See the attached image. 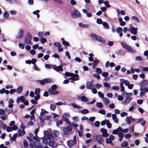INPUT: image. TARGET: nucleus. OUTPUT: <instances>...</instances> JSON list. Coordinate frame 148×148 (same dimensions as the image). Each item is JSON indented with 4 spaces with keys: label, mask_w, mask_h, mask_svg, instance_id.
<instances>
[{
    "label": "nucleus",
    "mask_w": 148,
    "mask_h": 148,
    "mask_svg": "<svg viewBox=\"0 0 148 148\" xmlns=\"http://www.w3.org/2000/svg\"><path fill=\"white\" fill-rule=\"evenodd\" d=\"M132 95V93H127L124 92L122 94V95H123L124 97H126L125 100L122 103L125 105L129 104L132 99L131 96Z\"/></svg>",
    "instance_id": "f257e3e1"
},
{
    "label": "nucleus",
    "mask_w": 148,
    "mask_h": 148,
    "mask_svg": "<svg viewBox=\"0 0 148 148\" xmlns=\"http://www.w3.org/2000/svg\"><path fill=\"white\" fill-rule=\"evenodd\" d=\"M121 44L122 47L128 51L133 53H136V51L133 49L132 47L124 42H121Z\"/></svg>",
    "instance_id": "f03ea898"
},
{
    "label": "nucleus",
    "mask_w": 148,
    "mask_h": 148,
    "mask_svg": "<svg viewBox=\"0 0 148 148\" xmlns=\"http://www.w3.org/2000/svg\"><path fill=\"white\" fill-rule=\"evenodd\" d=\"M71 15L72 18H76L81 17V14L77 10L75 9L71 13Z\"/></svg>",
    "instance_id": "7ed1b4c3"
},
{
    "label": "nucleus",
    "mask_w": 148,
    "mask_h": 148,
    "mask_svg": "<svg viewBox=\"0 0 148 148\" xmlns=\"http://www.w3.org/2000/svg\"><path fill=\"white\" fill-rule=\"evenodd\" d=\"M31 39L32 36L29 33H27L25 39L24 44L32 45V44L31 41Z\"/></svg>",
    "instance_id": "20e7f679"
},
{
    "label": "nucleus",
    "mask_w": 148,
    "mask_h": 148,
    "mask_svg": "<svg viewBox=\"0 0 148 148\" xmlns=\"http://www.w3.org/2000/svg\"><path fill=\"white\" fill-rule=\"evenodd\" d=\"M67 143L69 147H73L77 143L76 136L74 135V138L73 140H69L67 141Z\"/></svg>",
    "instance_id": "39448f33"
},
{
    "label": "nucleus",
    "mask_w": 148,
    "mask_h": 148,
    "mask_svg": "<svg viewBox=\"0 0 148 148\" xmlns=\"http://www.w3.org/2000/svg\"><path fill=\"white\" fill-rule=\"evenodd\" d=\"M140 90L141 92L140 93V95L142 97L144 96L145 93L148 92V87L145 86H140Z\"/></svg>",
    "instance_id": "423d86ee"
},
{
    "label": "nucleus",
    "mask_w": 148,
    "mask_h": 148,
    "mask_svg": "<svg viewBox=\"0 0 148 148\" xmlns=\"http://www.w3.org/2000/svg\"><path fill=\"white\" fill-rule=\"evenodd\" d=\"M62 130L64 135H67L69 132L72 131V128L71 125L68 126L66 127H63Z\"/></svg>",
    "instance_id": "0eeeda50"
},
{
    "label": "nucleus",
    "mask_w": 148,
    "mask_h": 148,
    "mask_svg": "<svg viewBox=\"0 0 148 148\" xmlns=\"http://www.w3.org/2000/svg\"><path fill=\"white\" fill-rule=\"evenodd\" d=\"M23 34L24 31L23 29L20 28L18 30L17 34L15 36V38L17 39H20L23 37Z\"/></svg>",
    "instance_id": "6e6552de"
},
{
    "label": "nucleus",
    "mask_w": 148,
    "mask_h": 148,
    "mask_svg": "<svg viewBox=\"0 0 148 148\" xmlns=\"http://www.w3.org/2000/svg\"><path fill=\"white\" fill-rule=\"evenodd\" d=\"M96 139L98 143L99 144H102L103 142V139L102 136L100 135H98L96 136Z\"/></svg>",
    "instance_id": "1a4fd4ad"
},
{
    "label": "nucleus",
    "mask_w": 148,
    "mask_h": 148,
    "mask_svg": "<svg viewBox=\"0 0 148 148\" xmlns=\"http://www.w3.org/2000/svg\"><path fill=\"white\" fill-rule=\"evenodd\" d=\"M95 85L93 84L92 82H87L86 84V88L88 89H90L92 88H94L95 87Z\"/></svg>",
    "instance_id": "9d476101"
},
{
    "label": "nucleus",
    "mask_w": 148,
    "mask_h": 148,
    "mask_svg": "<svg viewBox=\"0 0 148 148\" xmlns=\"http://www.w3.org/2000/svg\"><path fill=\"white\" fill-rule=\"evenodd\" d=\"M101 131L102 132V136L105 137H107L108 136L109 134L107 132V130L106 129L102 128L101 129Z\"/></svg>",
    "instance_id": "9b49d317"
},
{
    "label": "nucleus",
    "mask_w": 148,
    "mask_h": 148,
    "mask_svg": "<svg viewBox=\"0 0 148 148\" xmlns=\"http://www.w3.org/2000/svg\"><path fill=\"white\" fill-rule=\"evenodd\" d=\"M49 92L51 95H56L59 94V92L57 90H53L51 88L48 89Z\"/></svg>",
    "instance_id": "f8f14e48"
},
{
    "label": "nucleus",
    "mask_w": 148,
    "mask_h": 148,
    "mask_svg": "<svg viewBox=\"0 0 148 148\" xmlns=\"http://www.w3.org/2000/svg\"><path fill=\"white\" fill-rule=\"evenodd\" d=\"M41 111L40 113V115L39 116V119L40 120L42 121V116L43 115L46 113H48V112L43 109H41Z\"/></svg>",
    "instance_id": "ddd939ff"
},
{
    "label": "nucleus",
    "mask_w": 148,
    "mask_h": 148,
    "mask_svg": "<svg viewBox=\"0 0 148 148\" xmlns=\"http://www.w3.org/2000/svg\"><path fill=\"white\" fill-rule=\"evenodd\" d=\"M53 69L56 71L59 72L60 71H63V70L62 65H60L58 66H56L55 67H53Z\"/></svg>",
    "instance_id": "4468645a"
},
{
    "label": "nucleus",
    "mask_w": 148,
    "mask_h": 148,
    "mask_svg": "<svg viewBox=\"0 0 148 148\" xmlns=\"http://www.w3.org/2000/svg\"><path fill=\"white\" fill-rule=\"evenodd\" d=\"M136 119H135L133 118L130 116L126 118V121L127 122L128 124H130L131 123V121H134Z\"/></svg>",
    "instance_id": "2eb2a0df"
},
{
    "label": "nucleus",
    "mask_w": 148,
    "mask_h": 148,
    "mask_svg": "<svg viewBox=\"0 0 148 148\" xmlns=\"http://www.w3.org/2000/svg\"><path fill=\"white\" fill-rule=\"evenodd\" d=\"M148 84V81L147 80L144 79H143L140 82V86H145L147 85Z\"/></svg>",
    "instance_id": "dca6fc26"
},
{
    "label": "nucleus",
    "mask_w": 148,
    "mask_h": 148,
    "mask_svg": "<svg viewBox=\"0 0 148 148\" xmlns=\"http://www.w3.org/2000/svg\"><path fill=\"white\" fill-rule=\"evenodd\" d=\"M96 40L103 43H104L106 42L105 40L103 38L98 35H97V37Z\"/></svg>",
    "instance_id": "f3484780"
},
{
    "label": "nucleus",
    "mask_w": 148,
    "mask_h": 148,
    "mask_svg": "<svg viewBox=\"0 0 148 148\" xmlns=\"http://www.w3.org/2000/svg\"><path fill=\"white\" fill-rule=\"evenodd\" d=\"M96 40L103 43H104L106 42L105 40L103 38L98 35H97V37Z\"/></svg>",
    "instance_id": "a211bd4d"
},
{
    "label": "nucleus",
    "mask_w": 148,
    "mask_h": 148,
    "mask_svg": "<svg viewBox=\"0 0 148 148\" xmlns=\"http://www.w3.org/2000/svg\"><path fill=\"white\" fill-rule=\"evenodd\" d=\"M112 119L115 123H118L119 122V119L117 118V116L115 114H113L112 115Z\"/></svg>",
    "instance_id": "6ab92c4d"
},
{
    "label": "nucleus",
    "mask_w": 148,
    "mask_h": 148,
    "mask_svg": "<svg viewBox=\"0 0 148 148\" xmlns=\"http://www.w3.org/2000/svg\"><path fill=\"white\" fill-rule=\"evenodd\" d=\"M121 127H119L116 129H115L113 130L112 134H118L119 132H121Z\"/></svg>",
    "instance_id": "aec40b11"
},
{
    "label": "nucleus",
    "mask_w": 148,
    "mask_h": 148,
    "mask_svg": "<svg viewBox=\"0 0 148 148\" xmlns=\"http://www.w3.org/2000/svg\"><path fill=\"white\" fill-rule=\"evenodd\" d=\"M61 119L63 120L65 122L67 123L68 124L70 125H71V123L69 120L68 119L67 117H65L64 116H62Z\"/></svg>",
    "instance_id": "412c9836"
},
{
    "label": "nucleus",
    "mask_w": 148,
    "mask_h": 148,
    "mask_svg": "<svg viewBox=\"0 0 148 148\" xmlns=\"http://www.w3.org/2000/svg\"><path fill=\"white\" fill-rule=\"evenodd\" d=\"M116 31L118 34H119V35L120 37H122L123 35L122 33V29L121 27H118L116 29Z\"/></svg>",
    "instance_id": "4be33fe9"
},
{
    "label": "nucleus",
    "mask_w": 148,
    "mask_h": 148,
    "mask_svg": "<svg viewBox=\"0 0 148 148\" xmlns=\"http://www.w3.org/2000/svg\"><path fill=\"white\" fill-rule=\"evenodd\" d=\"M132 106L130 107L129 108V110L130 111H132L136 108V103L133 102L131 103Z\"/></svg>",
    "instance_id": "5701e85b"
},
{
    "label": "nucleus",
    "mask_w": 148,
    "mask_h": 148,
    "mask_svg": "<svg viewBox=\"0 0 148 148\" xmlns=\"http://www.w3.org/2000/svg\"><path fill=\"white\" fill-rule=\"evenodd\" d=\"M130 29V32L131 33L134 35H136L137 33V29L134 27H133L131 28L130 27L129 30Z\"/></svg>",
    "instance_id": "b1692460"
},
{
    "label": "nucleus",
    "mask_w": 148,
    "mask_h": 148,
    "mask_svg": "<svg viewBox=\"0 0 148 148\" xmlns=\"http://www.w3.org/2000/svg\"><path fill=\"white\" fill-rule=\"evenodd\" d=\"M22 128L23 129V127ZM18 136H23L25 135V132L23 129L22 130L20 129L18 130Z\"/></svg>",
    "instance_id": "393cba45"
},
{
    "label": "nucleus",
    "mask_w": 148,
    "mask_h": 148,
    "mask_svg": "<svg viewBox=\"0 0 148 148\" xmlns=\"http://www.w3.org/2000/svg\"><path fill=\"white\" fill-rule=\"evenodd\" d=\"M120 82L123 83V84H124L125 85L127 86L129 84H130V83L129 81L128 80H125L124 79H121Z\"/></svg>",
    "instance_id": "a878e982"
},
{
    "label": "nucleus",
    "mask_w": 148,
    "mask_h": 148,
    "mask_svg": "<svg viewBox=\"0 0 148 148\" xmlns=\"http://www.w3.org/2000/svg\"><path fill=\"white\" fill-rule=\"evenodd\" d=\"M49 146L52 147H55L57 146V144L54 141L50 140L49 143Z\"/></svg>",
    "instance_id": "bb28decb"
},
{
    "label": "nucleus",
    "mask_w": 148,
    "mask_h": 148,
    "mask_svg": "<svg viewBox=\"0 0 148 148\" xmlns=\"http://www.w3.org/2000/svg\"><path fill=\"white\" fill-rule=\"evenodd\" d=\"M71 77H72L73 78L74 81H77L79 79V78H78L79 75L77 74H74L73 73Z\"/></svg>",
    "instance_id": "cd10ccee"
},
{
    "label": "nucleus",
    "mask_w": 148,
    "mask_h": 148,
    "mask_svg": "<svg viewBox=\"0 0 148 148\" xmlns=\"http://www.w3.org/2000/svg\"><path fill=\"white\" fill-rule=\"evenodd\" d=\"M14 103V101L12 99L9 100L8 101V107L10 108H13V103Z\"/></svg>",
    "instance_id": "c85d7f7f"
},
{
    "label": "nucleus",
    "mask_w": 148,
    "mask_h": 148,
    "mask_svg": "<svg viewBox=\"0 0 148 148\" xmlns=\"http://www.w3.org/2000/svg\"><path fill=\"white\" fill-rule=\"evenodd\" d=\"M102 100L104 102L105 104L106 105H108L110 103V100L106 97H104L103 99H102Z\"/></svg>",
    "instance_id": "c756f323"
},
{
    "label": "nucleus",
    "mask_w": 148,
    "mask_h": 148,
    "mask_svg": "<svg viewBox=\"0 0 148 148\" xmlns=\"http://www.w3.org/2000/svg\"><path fill=\"white\" fill-rule=\"evenodd\" d=\"M99 63V61L97 60H94L93 62L92 68L94 69L95 68L96 65Z\"/></svg>",
    "instance_id": "7c9ffc66"
},
{
    "label": "nucleus",
    "mask_w": 148,
    "mask_h": 148,
    "mask_svg": "<svg viewBox=\"0 0 148 148\" xmlns=\"http://www.w3.org/2000/svg\"><path fill=\"white\" fill-rule=\"evenodd\" d=\"M102 25L103 26L104 28L106 29H109V27L107 23L106 22H104L102 23Z\"/></svg>",
    "instance_id": "2f4dec72"
},
{
    "label": "nucleus",
    "mask_w": 148,
    "mask_h": 148,
    "mask_svg": "<svg viewBox=\"0 0 148 148\" xmlns=\"http://www.w3.org/2000/svg\"><path fill=\"white\" fill-rule=\"evenodd\" d=\"M131 19L132 21H133L137 23H138L139 21L138 19L136 17L134 16H132L131 18Z\"/></svg>",
    "instance_id": "473e14b6"
},
{
    "label": "nucleus",
    "mask_w": 148,
    "mask_h": 148,
    "mask_svg": "<svg viewBox=\"0 0 148 148\" xmlns=\"http://www.w3.org/2000/svg\"><path fill=\"white\" fill-rule=\"evenodd\" d=\"M31 120L29 122L27 125H33L34 122L35 121V117L33 119H30Z\"/></svg>",
    "instance_id": "72a5a7b5"
},
{
    "label": "nucleus",
    "mask_w": 148,
    "mask_h": 148,
    "mask_svg": "<svg viewBox=\"0 0 148 148\" xmlns=\"http://www.w3.org/2000/svg\"><path fill=\"white\" fill-rule=\"evenodd\" d=\"M52 135L55 137H57L59 134V133L58 131L55 130L52 132Z\"/></svg>",
    "instance_id": "f704fd0d"
},
{
    "label": "nucleus",
    "mask_w": 148,
    "mask_h": 148,
    "mask_svg": "<svg viewBox=\"0 0 148 148\" xmlns=\"http://www.w3.org/2000/svg\"><path fill=\"white\" fill-rule=\"evenodd\" d=\"M0 128H2L3 130H5L6 128V126L4 125L3 122L0 120Z\"/></svg>",
    "instance_id": "c9c22d12"
},
{
    "label": "nucleus",
    "mask_w": 148,
    "mask_h": 148,
    "mask_svg": "<svg viewBox=\"0 0 148 148\" xmlns=\"http://www.w3.org/2000/svg\"><path fill=\"white\" fill-rule=\"evenodd\" d=\"M97 36V35H96L94 34H91L90 35V36L91 37L92 39L94 40H96Z\"/></svg>",
    "instance_id": "e433bc0d"
},
{
    "label": "nucleus",
    "mask_w": 148,
    "mask_h": 148,
    "mask_svg": "<svg viewBox=\"0 0 148 148\" xmlns=\"http://www.w3.org/2000/svg\"><path fill=\"white\" fill-rule=\"evenodd\" d=\"M106 143L107 144H110L112 146H113L114 144L112 142V140L109 138H107L106 140Z\"/></svg>",
    "instance_id": "4c0bfd02"
},
{
    "label": "nucleus",
    "mask_w": 148,
    "mask_h": 148,
    "mask_svg": "<svg viewBox=\"0 0 148 148\" xmlns=\"http://www.w3.org/2000/svg\"><path fill=\"white\" fill-rule=\"evenodd\" d=\"M71 105L73 108H75L78 109H80L82 108L81 106L75 103H71Z\"/></svg>",
    "instance_id": "58836bf2"
},
{
    "label": "nucleus",
    "mask_w": 148,
    "mask_h": 148,
    "mask_svg": "<svg viewBox=\"0 0 148 148\" xmlns=\"http://www.w3.org/2000/svg\"><path fill=\"white\" fill-rule=\"evenodd\" d=\"M79 25L81 27L84 28H87L89 27V25L87 24H85L82 23L79 24Z\"/></svg>",
    "instance_id": "ea45409f"
},
{
    "label": "nucleus",
    "mask_w": 148,
    "mask_h": 148,
    "mask_svg": "<svg viewBox=\"0 0 148 148\" xmlns=\"http://www.w3.org/2000/svg\"><path fill=\"white\" fill-rule=\"evenodd\" d=\"M81 99L82 101L86 102L88 101V98L85 96H83L82 97Z\"/></svg>",
    "instance_id": "a19ab883"
},
{
    "label": "nucleus",
    "mask_w": 148,
    "mask_h": 148,
    "mask_svg": "<svg viewBox=\"0 0 148 148\" xmlns=\"http://www.w3.org/2000/svg\"><path fill=\"white\" fill-rule=\"evenodd\" d=\"M61 40L62 41V43L63 45L65 46H68L69 45V42L65 41L63 38H62L61 39Z\"/></svg>",
    "instance_id": "79ce46f5"
},
{
    "label": "nucleus",
    "mask_w": 148,
    "mask_h": 148,
    "mask_svg": "<svg viewBox=\"0 0 148 148\" xmlns=\"http://www.w3.org/2000/svg\"><path fill=\"white\" fill-rule=\"evenodd\" d=\"M98 94L99 96V97L101 98L102 99H103L104 97V94L102 93L100 91H99L98 92Z\"/></svg>",
    "instance_id": "37998d69"
},
{
    "label": "nucleus",
    "mask_w": 148,
    "mask_h": 148,
    "mask_svg": "<svg viewBox=\"0 0 148 148\" xmlns=\"http://www.w3.org/2000/svg\"><path fill=\"white\" fill-rule=\"evenodd\" d=\"M44 80L45 81V83H47L51 82L52 81V79L51 78H47L44 79Z\"/></svg>",
    "instance_id": "c03bdc74"
},
{
    "label": "nucleus",
    "mask_w": 148,
    "mask_h": 148,
    "mask_svg": "<svg viewBox=\"0 0 148 148\" xmlns=\"http://www.w3.org/2000/svg\"><path fill=\"white\" fill-rule=\"evenodd\" d=\"M22 86H20L16 90V92L17 93L20 94L22 91Z\"/></svg>",
    "instance_id": "a18cd8bd"
},
{
    "label": "nucleus",
    "mask_w": 148,
    "mask_h": 148,
    "mask_svg": "<svg viewBox=\"0 0 148 148\" xmlns=\"http://www.w3.org/2000/svg\"><path fill=\"white\" fill-rule=\"evenodd\" d=\"M18 135V134L17 133L15 134L11 138V141H15L16 140V138L17 137Z\"/></svg>",
    "instance_id": "49530a36"
},
{
    "label": "nucleus",
    "mask_w": 148,
    "mask_h": 148,
    "mask_svg": "<svg viewBox=\"0 0 148 148\" xmlns=\"http://www.w3.org/2000/svg\"><path fill=\"white\" fill-rule=\"evenodd\" d=\"M56 106L55 105L51 104L50 106V109L51 110L54 111L56 108Z\"/></svg>",
    "instance_id": "de8ad7c7"
},
{
    "label": "nucleus",
    "mask_w": 148,
    "mask_h": 148,
    "mask_svg": "<svg viewBox=\"0 0 148 148\" xmlns=\"http://www.w3.org/2000/svg\"><path fill=\"white\" fill-rule=\"evenodd\" d=\"M96 106L99 108H101L103 107L102 104L101 102H97Z\"/></svg>",
    "instance_id": "09e8293b"
},
{
    "label": "nucleus",
    "mask_w": 148,
    "mask_h": 148,
    "mask_svg": "<svg viewBox=\"0 0 148 148\" xmlns=\"http://www.w3.org/2000/svg\"><path fill=\"white\" fill-rule=\"evenodd\" d=\"M40 92V89L39 88H37L35 90L34 93L36 95H39Z\"/></svg>",
    "instance_id": "8fccbe9b"
},
{
    "label": "nucleus",
    "mask_w": 148,
    "mask_h": 148,
    "mask_svg": "<svg viewBox=\"0 0 148 148\" xmlns=\"http://www.w3.org/2000/svg\"><path fill=\"white\" fill-rule=\"evenodd\" d=\"M89 110L86 109H84L81 110V113L84 114H86L89 112Z\"/></svg>",
    "instance_id": "3c124183"
},
{
    "label": "nucleus",
    "mask_w": 148,
    "mask_h": 148,
    "mask_svg": "<svg viewBox=\"0 0 148 148\" xmlns=\"http://www.w3.org/2000/svg\"><path fill=\"white\" fill-rule=\"evenodd\" d=\"M50 140V139H48V138H45L43 139V142L44 143H49Z\"/></svg>",
    "instance_id": "603ef678"
},
{
    "label": "nucleus",
    "mask_w": 148,
    "mask_h": 148,
    "mask_svg": "<svg viewBox=\"0 0 148 148\" xmlns=\"http://www.w3.org/2000/svg\"><path fill=\"white\" fill-rule=\"evenodd\" d=\"M96 71L98 74H101L102 73V71L99 68H97L96 69Z\"/></svg>",
    "instance_id": "864d4df0"
},
{
    "label": "nucleus",
    "mask_w": 148,
    "mask_h": 148,
    "mask_svg": "<svg viewBox=\"0 0 148 148\" xmlns=\"http://www.w3.org/2000/svg\"><path fill=\"white\" fill-rule=\"evenodd\" d=\"M103 84L104 86L107 88H109L110 87V84L106 82H103Z\"/></svg>",
    "instance_id": "5fc2aeb1"
},
{
    "label": "nucleus",
    "mask_w": 148,
    "mask_h": 148,
    "mask_svg": "<svg viewBox=\"0 0 148 148\" xmlns=\"http://www.w3.org/2000/svg\"><path fill=\"white\" fill-rule=\"evenodd\" d=\"M54 45L58 48L59 47H61L62 45L61 44L58 42H56L54 43Z\"/></svg>",
    "instance_id": "6e6d98bb"
},
{
    "label": "nucleus",
    "mask_w": 148,
    "mask_h": 148,
    "mask_svg": "<svg viewBox=\"0 0 148 148\" xmlns=\"http://www.w3.org/2000/svg\"><path fill=\"white\" fill-rule=\"evenodd\" d=\"M94 87V88H92L90 89L92 90V93L94 94H96L97 92V90Z\"/></svg>",
    "instance_id": "4d7b16f0"
},
{
    "label": "nucleus",
    "mask_w": 148,
    "mask_h": 148,
    "mask_svg": "<svg viewBox=\"0 0 148 148\" xmlns=\"http://www.w3.org/2000/svg\"><path fill=\"white\" fill-rule=\"evenodd\" d=\"M23 145L25 148H26L28 147V142L26 140H23Z\"/></svg>",
    "instance_id": "13d9d810"
},
{
    "label": "nucleus",
    "mask_w": 148,
    "mask_h": 148,
    "mask_svg": "<svg viewBox=\"0 0 148 148\" xmlns=\"http://www.w3.org/2000/svg\"><path fill=\"white\" fill-rule=\"evenodd\" d=\"M104 4L107 7L109 8L110 7V5L109 4V3L108 1H106L104 2Z\"/></svg>",
    "instance_id": "bf43d9fd"
},
{
    "label": "nucleus",
    "mask_w": 148,
    "mask_h": 148,
    "mask_svg": "<svg viewBox=\"0 0 148 148\" xmlns=\"http://www.w3.org/2000/svg\"><path fill=\"white\" fill-rule=\"evenodd\" d=\"M107 121V122H106V125L107 126V127L109 128H110L112 126V124L111 123H110L109 121L108 120V121Z\"/></svg>",
    "instance_id": "052dcab7"
},
{
    "label": "nucleus",
    "mask_w": 148,
    "mask_h": 148,
    "mask_svg": "<svg viewBox=\"0 0 148 148\" xmlns=\"http://www.w3.org/2000/svg\"><path fill=\"white\" fill-rule=\"evenodd\" d=\"M34 116H30L29 115H26L24 116L25 118H29L30 119H33L34 118Z\"/></svg>",
    "instance_id": "680f3d73"
},
{
    "label": "nucleus",
    "mask_w": 148,
    "mask_h": 148,
    "mask_svg": "<svg viewBox=\"0 0 148 148\" xmlns=\"http://www.w3.org/2000/svg\"><path fill=\"white\" fill-rule=\"evenodd\" d=\"M37 82L41 84L44 85L45 84V81L44 80H37L36 81Z\"/></svg>",
    "instance_id": "e2e57ef3"
},
{
    "label": "nucleus",
    "mask_w": 148,
    "mask_h": 148,
    "mask_svg": "<svg viewBox=\"0 0 148 148\" xmlns=\"http://www.w3.org/2000/svg\"><path fill=\"white\" fill-rule=\"evenodd\" d=\"M121 90L122 92H123L125 90V88L124 87L123 84L121 82L120 84Z\"/></svg>",
    "instance_id": "0e129e2a"
},
{
    "label": "nucleus",
    "mask_w": 148,
    "mask_h": 148,
    "mask_svg": "<svg viewBox=\"0 0 148 148\" xmlns=\"http://www.w3.org/2000/svg\"><path fill=\"white\" fill-rule=\"evenodd\" d=\"M99 113L103 115L106 114V111L105 110L103 109H101L99 110L98 111Z\"/></svg>",
    "instance_id": "69168bd1"
},
{
    "label": "nucleus",
    "mask_w": 148,
    "mask_h": 148,
    "mask_svg": "<svg viewBox=\"0 0 148 148\" xmlns=\"http://www.w3.org/2000/svg\"><path fill=\"white\" fill-rule=\"evenodd\" d=\"M128 145V143L127 142L125 141L123 142V143L121 144V146L122 147H125Z\"/></svg>",
    "instance_id": "338daca9"
},
{
    "label": "nucleus",
    "mask_w": 148,
    "mask_h": 148,
    "mask_svg": "<svg viewBox=\"0 0 148 148\" xmlns=\"http://www.w3.org/2000/svg\"><path fill=\"white\" fill-rule=\"evenodd\" d=\"M6 131L8 132H11L12 130V127H6Z\"/></svg>",
    "instance_id": "774afa93"
}]
</instances>
